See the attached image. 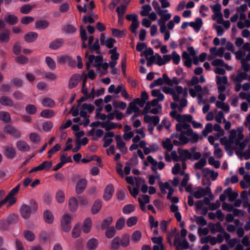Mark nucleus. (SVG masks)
Instances as JSON below:
<instances>
[{"label": "nucleus", "mask_w": 250, "mask_h": 250, "mask_svg": "<svg viewBox=\"0 0 250 250\" xmlns=\"http://www.w3.org/2000/svg\"><path fill=\"white\" fill-rule=\"evenodd\" d=\"M243 130V127H238L237 130L232 129L230 131L228 138L225 137L221 139L220 142L225 146V149L229 156L233 154V151L231 149L232 147L240 150L245 148V143L241 142L244 137L242 133Z\"/></svg>", "instance_id": "1"}, {"label": "nucleus", "mask_w": 250, "mask_h": 250, "mask_svg": "<svg viewBox=\"0 0 250 250\" xmlns=\"http://www.w3.org/2000/svg\"><path fill=\"white\" fill-rule=\"evenodd\" d=\"M215 80L218 85V90L221 92L225 91L228 83L227 77L226 76L221 77L217 75L215 77Z\"/></svg>", "instance_id": "9"}, {"label": "nucleus", "mask_w": 250, "mask_h": 250, "mask_svg": "<svg viewBox=\"0 0 250 250\" xmlns=\"http://www.w3.org/2000/svg\"><path fill=\"white\" fill-rule=\"evenodd\" d=\"M171 17L170 13H167L165 16L161 17L158 21V24L160 26V31L162 33H165L166 31V22L168 21Z\"/></svg>", "instance_id": "10"}, {"label": "nucleus", "mask_w": 250, "mask_h": 250, "mask_svg": "<svg viewBox=\"0 0 250 250\" xmlns=\"http://www.w3.org/2000/svg\"><path fill=\"white\" fill-rule=\"evenodd\" d=\"M162 91L166 94L171 95L174 101L178 102L180 101V95L183 93V88L180 85L176 86L175 88L164 86Z\"/></svg>", "instance_id": "3"}, {"label": "nucleus", "mask_w": 250, "mask_h": 250, "mask_svg": "<svg viewBox=\"0 0 250 250\" xmlns=\"http://www.w3.org/2000/svg\"><path fill=\"white\" fill-rule=\"evenodd\" d=\"M224 193L226 194L229 197V200L231 202H233L235 200L236 197L238 196L237 193L235 192H232V189L231 188H228L224 191Z\"/></svg>", "instance_id": "37"}, {"label": "nucleus", "mask_w": 250, "mask_h": 250, "mask_svg": "<svg viewBox=\"0 0 250 250\" xmlns=\"http://www.w3.org/2000/svg\"><path fill=\"white\" fill-rule=\"evenodd\" d=\"M102 207V203L100 200H97L94 203L92 208L91 211L92 213L96 214L99 212Z\"/></svg>", "instance_id": "53"}, {"label": "nucleus", "mask_w": 250, "mask_h": 250, "mask_svg": "<svg viewBox=\"0 0 250 250\" xmlns=\"http://www.w3.org/2000/svg\"><path fill=\"white\" fill-rule=\"evenodd\" d=\"M152 5L154 9L160 17H162L165 16L166 14L168 13V10L167 9H162L161 8L158 2L156 0H153L152 2Z\"/></svg>", "instance_id": "21"}, {"label": "nucleus", "mask_w": 250, "mask_h": 250, "mask_svg": "<svg viewBox=\"0 0 250 250\" xmlns=\"http://www.w3.org/2000/svg\"><path fill=\"white\" fill-rule=\"evenodd\" d=\"M56 199L59 203H62L65 199L64 193L62 190H59L56 192Z\"/></svg>", "instance_id": "59"}, {"label": "nucleus", "mask_w": 250, "mask_h": 250, "mask_svg": "<svg viewBox=\"0 0 250 250\" xmlns=\"http://www.w3.org/2000/svg\"><path fill=\"white\" fill-rule=\"evenodd\" d=\"M49 22L46 20H38L35 23V26L36 29H44L48 27Z\"/></svg>", "instance_id": "29"}, {"label": "nucleus", "mask_w": 250, "mask_h": 250, "mask_svg": "<svg viewBox=\"0 0 250 250\" xmlns=\"http://www.w3.org/2000/svg\"><path fill=\"white\" fill-rule=\"evenodd\" d=\"M156 64L159 66H162L165 64L167 62L171 60V55H165L163 58L158 53H156Z\"/></svg>", "instance_id": "16"}, {"label": "nucleus", "mask_w": 250, "mask_h": 250, "mask_svg": "<svg viewBox=\"0 0 250 250\" xmlns=\"http://www.w3.org/2000/svg\"><path fill=\"white\" fill-rule=\"evenodd\" d=\"M63 43V41L62 39H57L52 42L49 44V47L52 49H57L61 47Z\"/></svg>", "instance_id": "32"}, {"label": "nucleus", "mask_w": 250, "mask_h": 250, "mask_svg": "<svg viewBox=\"0 0 250 250\" xmlns=\"http://www.w3.org/2000/svg\"><path fill=\"white\" fill-rule=\"evenodd\" d=\"M247 79V74H246V72H241L240 73H238L235 79L234 80V81L235 83H241V82L243 80H246Z\"/></svg>", "instance_id": "58"}, {"label": "nucleus", "mask_w": 250, "mask_h": 250, "mask_svg": "<svg viewBox=\"0 0 250 250\" xmlns=\"http://www.w3.org/2000/svg\"><path fill=\"white\" fill-rule=\"evenodd\" d=\"M151 95L154 97H157L158 101H162L164 99V95L159 89H153L151 91Z\"/></svg>", "instance_id": "44"}, {"label": "nucleus", "mask_w": 250, "mask_h": 250, "mask_svg": "<svg viewBox=\"0 0 250 250\" xmlns=\"http://www.w3.org/2000/svg\"><path fill=\"white\" fill-rule=\"evenodd\" d=\"M114 133L113 131H109L106 133L104 137L103 140L104 142L103 145L104 147H107L112 142V138L114 137Z\"/></svg>", "instance_id": "22"}, {"label": "nucleus", "mask_w": 250, "mask_h": 250, "mask_svg": "<svg viewBox=\"0 0 250 250\" xmlns=\"http://www.w3.org/2000/svg\"><path fill=\"white\" fill-rule=\"evenodd\" d=\"M81 76L79 74H74L70 78L69 83L68 87L70 89H72L75 87L79 83L81 80Z\"/></svg>", "instance_id": "20"}, {"label": "nucleus", "mask_w": 250, "mask_h": 250, "mask_svg": "<svg viewBox=\"0 0 250 250\" xmlns=\"http://www.w3.org/2000/svg\"><path fill=\"white\" fill-rule=\"evenodd\" d=\"M40 115L42 117L50 118L54 116L55 113L53 110L44 109L41 112Z\"/></svg>", "instance_id": "46"}, {"label": "nucleus", "mask_w": 250, "mask_h": 250, "mask_svg": "<svg viewBox=\"0 0 250 250\" xmlns=\"http://www.w3.org/2000/svg\"><path fill=\"white\" fill-rule=\"evenodd\" d=\"M4 132L17 138H19L21 137V132L20 131L10 125H8L5 126L4 128Z\"/></svg>", "instance_id": "13"}, {"label": "nucleus", "mask_w": 250, "mask_h": 250, "mask_svg": "<svg viewBox=\"0 0 250 250\" xmlns=\"http://www.w3.org/2000/svg\"><path fill=\"white\" fill-rule=\"evenodd\" d=\"M237 25L240 29H243L245 27L249 28L250 27V21L249 20H245L244 21L239 20L237 22Z\"/></svg>", "instance_id": "57"}, {"label": "nucleus", "mask_w": 250, "mask_h": 250, "mask_svg": "<svg viewBox=\"0 0 250 250\" xmlns=\"http://www.w3.org/2000/svg\"><path fill=\"white\" fill-rule=\"evenodd\" d=\"M68 206L69 209L71 211H75L78 206V203L77 199L74 197H71L69 200Z\"/></svg>", "instance_id": "35"}, {"label": "nucleus", "mask_w": 250, "mask_h": 250, "mask_svg": "<svg viewBox=\"0 0 250 250\" xmlns=\"http://www.w3.org/2000/svg\"><path fill=\"white\" fill-rule=\"evenodd\" d=\"M171 57L174 64H178L179 63L180 56L176 51H174L171 53Z\"/></svg>", "instance_id": "63"}, {"label": "nucleus", "mask_w": 250, "mask_h": 250, "mask_svg": "<svg viewBox=\"0 0 250 250\" xmlns=\"http://www.w3.org/2000/svg\"><path fill=\"white\" fill-rule=\"evenodd\" d=\"M29 138L31 141L34 143H38L41 141L40 136L35 132L30 133Z\"/></svg>", "instance_id": "64"}, {"label": "nucleus", "mask_w": 250, "mask_h": 250, "mask_svg": "<svg viewBox=\"0 0 250 250\" xmlns=\"http://www.w3.org/2000/svg\"><path fill=\"white\" fill-rule=\"evenodd\" d=\"M178 153L180 156V161H186L187 159L191 158L192 152L188 149L179 150Z\"/></svg>", "instance_id": "25"}, {"label": "nucleus", "mask_w": 250, "mask_h": 250, "mask_svg": "<svg viewBox=\"0 0 250 250\" xmlns=\"http://www.w3.org/2000/svg\"><path fill=\"white\" fill-rule=\"evenodd\" d=\"M216 106L217 108L222 109L226 113H228L229 112V106L227 104L218 101L216 102Z\"/></svg>", "instance_id": "51"}, {"label": "nucleus", "mask_w": 250, "mask_h": 250, "mask_svg": "<svg viewBox=\"0 0 250 250\" xmlns=\"http://www.w3.org/2000/svg\"><path fill=\"white\" fill-rule=\"evenodd\" d=\"M4 154L8 159H13L15 157L16 152L15 148L11 146L8 145L3 147Z\"/></svg>", "instance_id": "19"}, {"label": "nucleus", "mask_w": 250, "mask_h": 250, "mask_svg": "<svg viewBox=\"0 0 250 250\" xmlns=\"http://www.w3.org/2000/svg\"><path fill=\"white\" fill-rule=\"evenodd\" d=\"M23 237L28 241L32 242L35 239V235L34 233L28 230H24L22 234Z\"/></svg>", "instance_id": "38"}, {"label": "nucleus", "mask_w": 250, "mask_h": 250, "mask_svg": "<svg viewBox=\"0 0 250 250\" xmlns=\"http://www.w3.org/2000/svg\"><path fill=\"white\" fill-rule=\"evenodd\" d=\"M0 103L1 105L11 107L14 105L13 100L6 96H2L0 98Z\"/></svg>", "instance_id": "28"}, {"label": "nucleus", "mask_w": 250, "mask_h": 250, "mask_svg": "<svg viewBox=\"0 0 250 250\" xmlns=\"http://www.w3.org/2000/svg\"><path fill=\"white\" fill-rule=\"evenodd\" d=\"M206 160L204 158H201L194 164V167L196 169H202L206 165Z\"/></svg>", "instance_id": "60"}, {"label": "nucleus", "mask_w": 250, "mask_h": 250, "mask_svg": "<svg viewBox=\"0 0 250 250\" xmlns=\"http://www.w3.org/2000/svg\"><path fill=\"white\" fill-rule=\"evenodd\" d=\"M173 138H167L165 142H163V146L164 148H165L167 151H171L173 149V145L171 143V139Z\"/></svg>", "instance_id": "45"}, {"label": "nucleus", "mask_w": 250, "mask_h": 250, "mask_svg": "<svg viewBox=\"0 0 250 250\" xmlns=\"http://www.w3.org/2000/svg\"><path fill=\"white\" fill-rule=\"evenodd\" d=\"M10 39L8 31L0 33V42L7 43L10 41Z\"/></svg>", "instance_id": "50"}, {"label": "nucleus", "mask_w": 250, "mask_h": 250, "mask_svg": "<svg viewBox=\"0 0 250 250\" xmlns=\"http://www.w3.org/2000/svg\"><path fill=\"white\" fill-rule=\"evenodd\" d=\"M34 204L32 208L27 205H22L21 206L20 211L21 215L23 218L25 219L28 218L32 213L37 210L38 206L35 202H34Z\"/></svg>", "instance_id": "5"}, {"label": "nucleus", "mask_w": 250, "mask_h": 250, "mask_svg": "<svg viewBox=\"0 0 250 250\" xmlns=\"http://www.w3.org/2000/svg\"><path fill=\"white\" fill-rule=\"evenodd\" d=\"M207 193H210V188L208 187L205 188L198 187L197 190L193 192V195L196 199H200L207 195Z\"/></svg>", "instance_id": "12"}, {"label": "nucleus", "mask_w": 250, "mask_h": 250, "mask_svg": "<svg viewBox=\"0 0 250 250\" xmlns=\"http://www.w3.org/2000/svg\"><path fill=\"white\" fill-rule=\"evenodd\" d=\"M63 32L66 34H73L76 31V28L71 24H67L63 27Z\"/></svg>", "instance_id": "42"}, {"label": "nucleus", "mask_w": 250, "mask_h": 250, "mask_svg": "<svg viewBox=\"0 0 250 250\" xmlns=\"http://www.w3.org/2000/svg\"><path fill=\"white\" fill-rule=\"evenodd\" d=\"M10 83L12 86L17 88L22 86L23 82L20 78H14L11 80Z\"/></svg>", "instance_id": "56"}, {"label": "nucleus", "mask_w": 250, "mask_h": 250, "mask_svg": "<svg viewBox=\"0 0 250 250\" xmlns=\"http://www.w3.org/2000/svg\"><path fill=\"white\" fill-rule=\"evenodd\" d=\"M147 161L151 165V168L153 171H156L158 169L161 170L165 166L164 162H160L158 163L157 161L153 159V158L150 155L147 157Z\"/></svg>", "instance_id": "8"}, {"label": "nucleus", "mask_w": 250, "mask_h": 250, "mask_svg": "<svg viewBox=\"0 0 250 250\" xmlns=\"http://www.w3.org/2000/svg\"><path fill=\"white\" fill-rule=\"evenodd\" d=\"M42 104L43 106L49 107H53L55 104L54 100L49 98H46L43 99Z\"/></svg>", "instance_id": "48"}, {"label": "nucleus", "mask_w": 250, "mask_h": 250, "mask_svg": "<svg viewBox=\"0 0 250 250\" xmlns=\"http://www.w3.org/2000/svg\"><path fill=\"white\" fill-rule=\"evenodd\" d=\"M146 106L143 109V113L145 115L148 113H151L154 114H156L159 112V109L162 108V105H158V108H151L152 105L149 102L146 103Z\"/></svg>", "instance_id": "14"}, {"label": "nucleus", "mask_w": 250, "mask_h": 250, "mask_svg": "<svg viewBox=\"0 0 250 250\" xmlns=\"http://www.w3.org/2000/svg\"><path fill=\"white\" fill-rule=\"evenodd\" d=\"M16 146L17 148L22 152L28 151L30 149L29 145L23 141H18L17 142Z\"/></svg>", "instance_id": "26"}, {"label": "nucleus", "mask_w": 250, "mask_h": 250, "mask_svg": "<svg viewBox=\"0 0 250 250\" xmlns=\"http://www.w3.org/2000/svg\"><path fill=\"white\" fill-rule=\"evenodd\" d=\"M104 134V131L101 129H98L95 130L94 129H92L88 133V135L92 136L93 137H101Z\"/></svg>", "instance_id": "52"}, {"label": "nucleus", "mask_w": 250, "mask_h": 250, "mask_svg": "<svg viewBox=\"0 0 250 250\" xmlns=\"http://www.w3.org/2000/svg\"><path fill=\"white\" fill-rule=\"evenodd\" d=\"M114 191V187L112 184H109L106 186L104 190V199L108 201L112 197Z\"/></svg>", "instance_id": "17"}, {"label": "nucleus", "mask_w": 250, "mask_h": 250, "mask_svg": "<svg viewBox=\"0 0 250 250\" xmlns=\"http://www.w3.org/2000/svg\"><path fill=\"white\" fill-rule=\"evenodd\" d=\"M42 78L52 82L56 81L58 80V76L57 74L50 72L43 71L42 73Z\"/></svg>", "instance_id": "27"}, {"label": "nucleus", "mask_w": 250, "mask_h": 250, "mask_svg": "<svg viewBox=\"0 0 250 250\" xmlns=\"http://www.w3.org/2000/svg\"><path fill=\"white\" fill-rule=\"evenodd\" d=\"M38 36V34L36 32H30L25 35L24 40L27 42H31L35 41Z\"/></svg>", "instance_id": "31"}, {"label": "nucleus", "mask_w": 250, "mask_h": 250, "mask_svg": "<svg viewBox=\"0 0 250 250\" xmlns=\"http://www.w3.org/2000/svg\"><path fill=\"white\" fill-rule=\"evenodd\" d=\"M202 91V87L200 85H196L194 86V88H189V93L190 96L192 97H195L197 95V93Z\"/></svg>", "instance_id": "40"}, {"label": "nucleus", "mask_w": 250, "mask_h": 250, "mask_svg": "<svg viewBox=\"0 0 250 250\" xmlns=\"http://www.w3.org/2000/svg\"><path fill=\"white\" fill-rule=\"evenodd\" d=\"M144 120L146 123L151 124L152 125L156 126L158 125L160 122V118L157 115H145Z\"/></svg>", "instance_id": "18"}, {"label": "nucleus", "mask_w": 250, "mask_h": 250, "mask_svg": "<svg viewBox=\"0 0 250 250\" xmlns=\"http://www.w3.org/2000/svg\"><path fill=\"white\" fill-rule=\"evenodd\" d=\"M101 126L104 128L106 131H108L110 129L116 128L117 126V124L107 120L103 122L101 124Z\"/></svg>", "instance_id": "33"}, {"label": "nucleus", "mask_w": 250, "mask_h": 250, "mask_svg": "<svg viewBox=\"0 0 250 250\" xmlns=\"http://www.w3.org/2000/svg\"><path fill=\"white\" fill-rule=\"evenodd\" d=\"M158 184L160 190L163 194H166L167 193L166 189L169 190L170 188H172L169 184L167 182L164 183L160 180L158 182Z\"/></svg>", "instance_id": "41"}, {"label": "nucleus", "mask_w": 250, "mask_h": 250, "mask_svg": "<svg viewBox=\"0 0 250 250\" xmlns=\"http://www.w3.org/2000/svg\"><path fill=\"white\" fill-rule=\"evenodd\" d=\"M87 184V180L84 178L80 179L76 186V192L78 194H81L86 188Z\"/></svg>", "instance_id": "15"}, {"label": "nucleus", "mask_w": 250, "mask_h": 250, "mask_svg": "<svg viewBox=\"0 0 250 250\" xmlns=\"http://www.w3.org/2000/svg\"><path fill=\"white\" fill-rule=\"evenodd\" d=\"M170 116L174 120L178 122L179 124H183V122H190L192 119V117L190 115L184 114L181 115L178 113L175 110L171 111L169 113Z\"/></svg>", "instance_id": "4"}, {"label": "nucleus", "mask_w": 250, "mask_h": 250, "mask_svg": "<svg viewBox=\"0 0 250 250\" xmlns=\"http://www.w3.org/2000/svg\"><path fill=\"white\" fill-rule=\"evenodd\" d=\"M116 141L117 142V148L121 152L125 153L127 151V148L125 147V144L123 141L122 137L120 136H117L116 137Z\"/></svg>", "instance_id": "24"}, {"label": "nucleus", "mask_w": 250, "mask_h": 250, "mask_svg": "<svg viewBox=\"0 0 250 250\" xmlns=\"http://www.w3.org/2000/svg\"><path fill=\"white\" fill-rule=\"evenodd\" d=\"M4 20L5 22L13 25L17 23L18 21V17L14 15H8L5 16Z\"/></svg>", "instance_id": "36"}, {"label": "nucleus", "mask_w": 250, "mask_h": 250, "mask_svg": "<svg viewBox=\"0 0 250 250\" xmlns=\"http://www.w3.org/2000/svg\"><path fill=\"white\" fill-rule=\"evenodd\" d=\"M25 110L28 114L33 115L36 113L37 109L34 105L30 104L26 105Z\"/></svg>", "instance_id": "62"}, {"label": "nucleus", "mask_w": 250, "mask_h": 250, "mask_svg": "<svg viewBox=\"0 0 250 250\" xmlns=\"http://www.w3.org/2000/svg\"><path fill=\"white\" fill-rule=\"evenodd\" d=\"M214 156L218 159L221 158L223 156V152L222 149L219 147L218 144H215L214 146Z\"/></svg>", "instance_id": "47"}, {"label": "nucleus", "mask_w": 250, "mask_h": 250, "mask_svg": "<svg viewBox=\"0 0 250 250\" xmlns=\"http://www.w3.org/2000/svg\"><path fill=\"white\" fill-rule=\"evenodd\" d=\"M61 226L63 231L68 232L71 229V216L65 214L61 220Z\"/></svg>", "instance_id": "11"}, {"label": "nucleus", "mask_w": 250, "mask_h": 250, "mask_svg": "<svg viewBox=\"0 0 250 250\" xmlns=\"http://www.w3.org/2000/svg\"><path fill=\"white\" fill-rule=\"evenodd\" d=\"M103 62V58L101 56H95L90 55L88 57V62L86 63V67L87 69L89 68L90 64L96 67H99Z\"/></svg>", "instance_id": "6"}, {"label": "nucleus", "mask_w": 250, "mask_h": 250, "mask_svg": "<svg viewBox=\"0 0 250 250\" xmlns=\"http://www.w3.org/2000/svg\"><path fill=\"white\" fill-rule=\"evenodd\" d=\"M43 219L48 224H51L54 221V216L52 213L49 210H46L43 212Z\"/></svg>", "instance_id": "30"}, {"label": "nucleus", "mask_w": 250, "mask_h": 250, "mask_svg": "<svg viewBox=\"0 0 250 250\" xmlns=\"http://www.w3.org/2000/svg\"><path fill=\"white\" fill-rule=\"evenodd\" d=\"M45 62L50 69L54 70L56 68L55 62L51 57L49 56L46 57L45 58Z\"/></svg>", "instance_id": "55"}, {"label": "nucleus", "mask_w": 250, "mask_h": 250, "mask_svg": "<svg viewBox=\"0 0 250 250\" xmlns=\"http://www.w3.org/2000/svg\"><path fill=\"white\" fill-rule=\"evenodd\" d=\"M89 47L91 52H93L94 51H96V53L97 54L100 53V51L99 50L100 46L99 40L98 39H96L93 44H91L89 46Z\"/></svg>", "instance_id": "49"}, {"label": "nucleus", "mask_w": 250, "mask_h": 250, "mask_svg": "<svg viewBox=\"0 0 250 250\" xmlns=\"http://www.w3.org/2000/svg\"><path fill=\"white\" fill-rule=\"evenodd\" d=\"M135 210V207L131 204H128L124 206L123 208V212L124 214H128Z\"/></svg>", "instance_id": "61"}, {"label": "nucleus", "mask_w": 250, "mask_h": 250, "mask_svg": "<svg viewBox=\"0 0 250 250\" xmlns=\"http://www.w3.org/2000/svg\"><path fill=\"white\" fill-rule=\"evenodd\" d=\"M202 25V20L200 18H197L194 21H192L189 23V25L192 27L196 32H199Z\"/></svg>", "instance_id": "23"}, {"label": "nucleus", "mask_w": 250, "mask_h": 250, "mask_svg": "<svg viewBox=\"0 0 250 250\" xmlns=\"http://www.w3.org/2000/svg\"><path fill=\"white\" fill-rule=\"evenodd\" d=\"M91 220L90 218H86L83 222L82 230L84 233H88L91 228Z\"/></svg>", "instance_id": "34"}, {"label": "nucleus", "mask_w": 250, "mask_h": 250, "mask_svg": "<svg viewBox=\"0 0 250 250\" xmlns=\"http://www.w3.org/2000/svg\"><path fill=\"white\" fill-rule=\"evenodd\" d=\"M94 109V106L91 104H83L80 106V115L85 118L88 113L90 114Z\"/></svg>", "instance_id": "7"}, {"label": "nucleus", "mask_w": 250, "mask_h": 250, "mask_svg": "<svg viewBox=\"0 0 250 250\" xmlns=\"http://www.w3.org/2000/svg\"><path fill=\"white\" fill-rule=\"evenodd\" d=\"M139 111V108L137 106V104L133 103L130 104L126 111L127 114H131L132 112H138Z\"/></svg>", "instance_id": "54"}, {"label": "nucleus", "mask_w": 250, "mask_h": 250, "mask_svg": "<svg viewBox=\"0 0 250 250\" xmlns=\"http://www.w3.org/2000/svg\"><path fill=\"white\" fill-rule=\"evenodd\" d=\"M98 243L97 239L91 238L89 239L87 242V248L90 250H94L97 247Z\"/></svg>", "instance_id": "39"}, {"label": "nucleus", "mask_w": 250, "mask_h": 250, "mask_svg": "<svg viewBox=\"0 0 250 250\" xmlns=\"http://www.w3.org/2000/svg\"><path fill=\"white\" fill-rule=\"evenodd\" d=\"M190 125L186 123L183 124H177L176 125V133L171 135V138H176L177 140H173V144L176 146L184 145L189 141V135L191 133L190 130Z\"/></svg>", "instance_id": "2"}, {"label": "nucleus", "mask_w": 250, "mask_h": 250, "mask_svg": "<svg viewBox=\"0 0 250 250\" xmlns=\"http://www.w3.org/2000/svg\"><path fill=\"white\" fill-rule=\"evenodd\" d=\"M0 120L5 123H9L11 120L10 114L6 111H0Z\"/></svg>", "instance_id": "43"}]
</instances>
